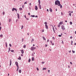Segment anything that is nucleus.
Masks as SVG:
<instances>
[{
    "instance_id": "49",
    "label": "nucleus",
    "mask_w": 76,
    "mask_h": 76,
    "mask_svg": "<svg viewBox=\"0 0 76 76\" xmlns=\"http://www.w3.org/2000/svg\"><path fill=\"white\" fill-rule=\"evenodd\" d=\"M18 69H19V67H17V71H18Z\"/></svg>"
},
{
    "instance_id": "23",
    "label": "nucleus",
    "mask_w": 76,
    "mask_h": 76,
    "mask_svg": "<svg viewBox=\"0 0 76 76\" xmlns=\"http://www.w3.org/2000/svg\"><path fill=\"white\" fill-rule=\"evenodd\" d=\"M21 72H22V70H21V69H20L19 70V73H21Z\"/></svg>"
},
{
    "instance_id": "9",
    "label": "nucleus",
    "mask_w": 76,
    "mask_h": 76,
    "mask_svg": "<svg viewBox=\"0 0 76 76\" xmlns=\"http://www.w3.org/2000/svg\"><path fill=\"white\" fill-rule=\"evenodd\" d=\"M38 6H39V7L40 9H41V4H39Z\"/></svg>"
},
{
    "instance_id": "7",
    "label": "nucleus",
    "mask_w": 76,
    "mask_h": 76,
    "mask_svg": "<svg viewBox=\"0 0 76 76\" xmlns=\"http://www.w3.org/2000/svg\"><path fill=\"white\" fill-rule=\"evenodd\" d=\"M49 11L51 12H53V10L50 7L49 8Z\"/></svg>"
},
{
    "instance_id": "54",
    "label": "nucleus",
    "mask_w": 76,
    "mask_h": 76,
    "mask_svg": "<svg viewBox=\"0 0 76 76\" xmlns=\"http://www.w3.org/2000/svg\"><path fill=\"white\" fill-rule=\"evenodd\" d=\"M72 38H73V37H72V36H71V37H70V38L71 39H72Z\"/></svg>"
},
{
    "instance_id": "21",
    "label": "nucleus",
    "mask_w": 76,
    "mask_h": 76,
    "mask_svg": "<svg viewBox=\"0 0 76 76\" xmlns=\"http://www.w3.org/2000/svg\"><path fill=\"white\" fill-rule=\"evenodd\" d=\"M28 9L29 10H31V7H30V6H28Z\"/></svg>"
},
{
    "instance_id": "25",
    "label": "nucleus",
    "mask_w": 76,
    "mask_h": 76,
    "mask_svg": "<svg viewBox=\"0 0 76 76\" xmlns=\"http://www.w3.org/2000/svg\"><path fill=\"white\" fill-rule=\"evenodd\" d=\"M10 51L11 52H12V53H13V52H14V50H11Z\"/></svg>"
},
{
    "instance_id": "40",
    "label": "nucleus",
    "mask_w": 76,
    "mask_h": 76,
    "mask_svg": "<svg viewBox=\"0 0 76 76\" xmlns=\"http://www.w3.org/2000/svg\"><path fill=\"white\" fill-rule=\"evenodd\" d=\"M69 16H71V15H71V13H69Z\"/></svg>"
},
{
    "instance_id": "60",
    "label": "nucleus",
    "mask_w": 76,
    "mask_h": 76,
    "mask_svg": "<svg viewBox=\"0 0 76 76\" xmlns=\"http://www.w3.org/2000/svg\"><path fill=\"white\" fill-rule=\"evenodd\" d=\"M45 46L46 47H47V46H48L47 45V44L45 45Z\"/></svg>"
},
{
    "instance_id": "4",
    "label": "nucleus",
    "mask_w": 76,
    "mask_h": 76,
    "mask_svg": "<svg viewBox=\"0 0 76 76\" xmlns=\"http://www.w3.org/2000/svg\"><path fill=\"white\" fill-rule=\"evenodd\" d=\"M15 65L17 66V67H19V66L18 65V62L17 61L15 62Z\"/></svg>"
},
{
    "instance_id": "31",
    "label": "nucleus",
    "mask_w": 76,
    "mask_h": 76,
    "mask_svg": "<svg viewBox=\"0 0 76 76\" xmlns=\"http://www.w3.org/2000/svg\"><path fill=\"white\" fill-rule=\"evenodd\" d=\"M11 19H9V22H11Z\"/></svg>"
},
{
    "instance_id": "59",
    "label": "nucleus",
    "mask_w": 76,
    "mask_h": 76,
    "mask_svg": "<svg viewBox=\"0 0 76 76\" xmlns=\"http://www.w3.org/2000/svg\"><path fill=\"white\" fill-rule=\"evenodd\" d=\"M48 42H49V39H48L47 41Z\"/></svg>"
},
{
    "instance_id": "45",
    "label": "nucleus",
    "mask_w": 76,
    "mask_h": 76,
    "mask_svg": "<svg viewBox=\"0 0 76 76\" xmlns=\"http://www.w3.org/2000/svg\"><path fill=\"white\" fill-rule=\"evenodd\" d=\"M22 7H23V8L24 7V5H22Z\"/></svg>"
},
{
    "instance_id": "50",
    "label": "nucleus",
    "mask_w": 76,
    "mask_h": 76,
    "mask_svg": "<svg viewBox=\"0 0 76 76\" xmlns=\"http://www.w3.org/2000/svg\"><path fill=\"white\" fill-rule=\"evenodd\" d=\"M53 30H54V26H53Z\"/></svg>"
},
{
    "instance_id": "13",
    "label": "nucleus",
    "mask_w": 76,
    "mask_h": 76,
    "mask_svg": "<svg viewBox=\"0 0 76 76\" xmlns=\"http://www.w3.org/2000/svg\"><path fill=\"white\" fill-rule=\"evenodd\" d=\"M34 41V39H32V40L31 41V43H32V42Z\"/></svg>"
},
{
    "instance_id": "48",
    "label": "nucleus",
    "mask_w": 76,
    "mask_h": 76,
    "mask_svg": "<svg viewBox=\"0 0 76 76\" xmlns=\"http://www.w3.org/2000/svg\"><path fill=\"white\" fill-rule=\"evenodd\" d=\"M37 70L38 71L39 70V69L38 68V67L37 68Z\"/></svg>"
},
{
    "instance_id": "62",
    "label": "nucleus",
    "mask_w": 76,
    "mask_h": 76,
    "mask_svg": "<svg viewBox=\"0 0 76 76\" xmlns=\"http://www.w3.org/2000/svg\"><path fill=\"white\" fill-rule=\"evenodd\" d=\"M29 5L30 6H31V3H29Z\"/></svg>"
},
{
    "instance_id": "42",
    "label": "nucleus",
    "mask_w": 76,
    "mask_h": 76,
    "mask_svg": "<svg viewBox=\"0 0 76 76\" xmlns=\"http://www.w3.org/2000/svg\"><path fill=\"white\" fill-rule=\"evenodd\" d=\"M25 47H26V45H24V46H23V48H25Z\"/></svg>"
},
{
    "instance_id": "61",
    "label": "nucleus",
    "mask_w": 76,
    "mask_h": 76,
    "mask_svg": "<svg viewBox=\"0 0 76 76\" xmlns=\"http://www.w3.org/2000/svg\"><path fill=\"white\" fill-rule=\"evenodd\" d=\"M64 34H65V35H67V33H66V32H64Z\"/></svg>"
},
{
    "instance_id": "64",
    "label": "nucleus",
    "mask_w": 76,
    "mask_h": 76,
    "mask_svg": "<svg viewBox=\"0 0 76 76\" xmlns=\"http://www.w3.org/2000/svg\"><path fill=\"white\" fill-rule=\"evenodd\" d=\"M35 17V18H38V16L37 15H36Z\"/></svg>"
},
{
    "instance_id": "28",
    "label": "nucleus",
    "mask_w": 76,
    "mask_h": 76,
    "mask_svg": "<svg viewBox=\"0 0 76 76\" xmlns=\"http://www.w3.org/2000/svg\"><path fill=\"white\" fill-rule=\"evenodd\" d=\"M31 62V59L29 58L28 59V62Z\"/></svg>"
},
{
    "instance_id": "33",
    "label": "nucleus",
    "mask_w": 76,
    "mask_h": 76,
    "mask_svg": "<svg viewBox=\"0 0 76 76\" xmlns=\"http://www.w3.org/2000/svg\"><path fill=\"white\" fill-rule=\"evenodd\" d=\"M44 32V30H43V29L42 30V32Z\"/></svg>"
},
{
    "instance_id": "2",
    "label": "nucleus",
    "mask_w": 76,
    "mask_h": 76,
    "mask_svg": "<svg viewBox=\"0 0 76 76\" xmlns=\"http://www.w3.org/2000/svg\"><path fill=\"white\" fill-rule=\"evenodd\" d=\"M35 49H36V47L33 46L31 47L30 50L31 51H33V50H35Z\"/></svg>"
},
{
    "instance_id": "47",
    "label": "nucleus",
    "mask_w": 76,
    "mask_h": 76,
    "mask_svg": "<svg viewBox=\"0 0 76 76\" xmlns=\"http://www.w3.org/2000/svg\"><path fill=\"white\" fill-rule=\"evenodd\" d=\"M52 38L53 39H55V38L54 37H53Z\"/></svg>"
},
{
    "instance_id": "10",
    "label": "nucleus",
    "mask_w": 76,
    "mask_h": 76,
    "mask_svg": "<svg viewBox=\"0 0 76 76\" xmlns=\"http://www.w3.org/2000/svg\"><path fill=\"white\" fill-rule=\"evenodd\" d=\"M21 52L22 54H23V53H24V51H23V50H21Z\"/></svg>"
},
{
    "instance_id": "27",
    "label": "nucleus",
    "mask_w": 76,
    "mask_h": 76,
    "mask_svg": "<svg viewBox=\"0 0 76 76\" xmlns=\"http://www.w3.org/2000/svg\"><path fill=\"white\" fill-rule=\"evenodd\" d=\"M19 9L20 10H22V8L21 7H20V8Z\"/></svg>"
},
{
    "instance_id": "15",
    "label": "nucleus",
    "mask_w": 76,
    "mask_h": 76,
    "mask_svg": "<svg viewBox=\"0 0 76 76\" xmlns=\"http://www.w3.org/2000/svg\"><path fill=\"white\" fill-rule=\"evenodd\" d=\"M61 26V25L60 23H59L58 25V28H59V27H60Z\"/></svg>"
},
{
    "instance_id": "6",
    "label": "nucleus",
    "mask_w": 76,
    "mask_h": 76,
    "mask_svg": "<svg viewBox=\"0 0 76 76\" xmlns=\"http://www.w3.org/2000/svg\"><path fill=\"white\" fill-rule=\"evenodd\" d=\"M45 25V28H46L47 29H48V26L47 25Z\"/></svg>"
},
{
    "instance_id": "14",
    "label": "nucleus",
    "mask_w": 76,
    "mask_h": 76,
    "mask_svg": "<svg viewBox=\"0 0 76 76\" xmlns=\"http://www.w3.org/2000/svg\"><path fill=\"white\" fill-rule=\"evenodd\" d=\"M17 16L18 19H19V14H17Z\"/></svg>"
},
{
    "instance_id": "19",
    "label": "nucleus",
    "mask_w": 76,
    "mask_h": 76,
    "mask_svg": "<svg viewBox=\"0 0 76 76\" xmlns=\"http://www.w3.org/2000/svg\"><path fill=\"white\" fill-rule=\"evenodd\" d=\"M39 2V4H40L41 3V1H40V0H38Z\"/></svg>"
},
{
    "instance_id": "3",
    "label": "nucleus",
    "mask_w": 76,
    "mask_h": 76,
    "mask_svg": "<svg viewBox=\"0 0 76 76\" xmlns=\"http://www.w3.org/2000/svg\"><path fill=\"white\" fill-rule=\"evenodd\" d=\"M61 28L63 30V31H64V30H66V28H65V27H64V26L62 25L61 26Z\"/></svg>"
},
{
    "instance_id": "26",
    "label": "nucleus",
    "mask_w": 76,
    "mask_h": 76,
    "mask_svg": "<svg viewBox=\"0 0 76 76\" xmlns=\"http://www.w3.org/2000/svg\"><path fill=\"white\" fill-rule=\"evenodd\" d=\"M44 24H45V25H47V22H45Z\"/></svg>"
},
{
    "instance_id": "44",
    "label": "nucleus",
    "mask_w": 76,
    "mask_h": 76,
    "mask_svg": "<svg viewBox=\"0 0 76 76\" xmlns=\"http://www.w3.org/2000/svg\"><path fill=\"white\" fill-rule=\"evenodd\" d=\"M61 15L62 16V15H63V12H61Z\"/></svg>"
},
{
    "instance_id": "39",
    "label": "nucleus",
    "mask_w": 76,
    "mask_h": 76,
    "mask_svg": "<svg viewBox=\"0 0 76 76\" xmlns=\"http://www.w3.org/2000/svg\"><path fill=\"white\" fill-rule=\"evenodd\" d=\"M72 53H75V51H73V50H72Z\"/></svg>"
},
{
    "instance_id": "22",
    "label": "nucleus",
    "mask_w": 76,
    "mask_h": 76,
    "mask_svg": "<svg viewBox=\"0 0 76 76\" xmlns=\"http://www.w3.org/2000/svg\"><path fill=\"white\" fill-rule=\"evenodd\" d=\"M5 44H6V47H7V42H5Z\"/></svg>"
},
{
    "instance_id": "57",
    "label": "nucleus",
    "mask_w": 76,
    "mask_h": 76,
    "mask_svg": "<svg viewBox=\"0 0 76 76\" xmlns=\"http://www.w3.org/2000/svg\"><path fill=\"white\" fill-rule=\"evenodd\" d=\"M47 12H49V10L48 9L47 10Z\"/></svg>"
},
{
    "instance_id": "5",
    "label": "nucleus",
    "mask_w": 76,
    "mask_h": 76,
    "mask_svg": "<svg viewBox=\"0 0 76 76\" xmlns=\"http://www.w3.org/2000/svg\"><path fill=\"white\" fill-rule=\"evenodd\" d=\"M10 66H11V64H12V60L11 59H10Z\"/></svg>"
},
{
    "instance_id": "52",
    "label": "nucleus",
    "mask_w": 76,
    "mask_h": 76,
    "mask_svg": "<svg viewBox=\"0 0 76 76\" xmlns=\"http://www.w3.org/2000/svg\"><path fill=\"white\" fill-rule=\"evenodd\" d=\"M70 64H73L72 62H70Z\"/></svg>"
},
{
    "instance_id": "11",
    "label": "nucleus",
    "mask_w": 76,
    "mask_h": 76,
    "mask_svg": "<svg viewBox=\"0 0 76 76\" xmlns=\"http://www.w3.org/2000/svg\"><path fill=\"white\" fill-rule=\"evenodd\" d=\"M59 23L61 24V25H63V22L62 21H61Z\"/></svg>"
},
{
    "instance_id": "20",
    "label": "nucleus",
    "mask_w": 76,
    "mask_h": 76,
    "mask_svg": "<svg viewBox=\"0 0 76 76\" xmlns=\"http://www.w3.org/2000/svg\"><path fill=\"white\" fill-rule=\"evenodd\" d=\"M18 60H21V57H20V56H19V58H18Z\"/></svg>"
},
{
    "instance_id": "51",
    "label": "nucleus",
    "mask_w": 76,
    "mask_h": 76,
    "mask_svg": "<svg viewBox=\"0 0 76 76\" xmlns=\"http://www.w3.org/2000/svg\"><path fill=\"white\" fill-rule=\"evenodd\" d=\"M1 27H0V31H1Z\"/></svg>"
},
{
    "instance_id": "35",
    "label": "nucleus",
    "mask_w": 76,
    "mask_h": 76,
    "mask_svg": "<svg viewBox=\"0 0 76 76\" xmlns=\"http://www.w3.org/2000/svg\"><path fill=\"white\" fill-rule=\"evenodd\" d=\"M0 37H3V35L2 34H1L0 35Z\"/></svg>"
},
{
    "instance_id": "43",
    "label": "nucleus",
    "mask_w": 76,
    "mask_h": 76,
    "mask_svg": "<svg viewBox=\"0 0 76 76\" xmlns=\"http://www.w3.org/2000/svg\"><path fill=\"white\" fill-rule=\"evenodd\" d=\"M18 20H18V19H17L16 20V22H18Z\"/></svg>"
},
{
    "instance_id": "53",
    "label": "nucleus",
    "mask_w": 76,
    "mask_h": 76,
    "mask_svg": "<svg viewBox=\"0 0 76 76\" xmlns=\"http://www.w3.org/2000/svg\"><path fill=\"white\" fill-rule=\"evenodd\" d=\"M26 19L27 20H29V18H26Z\"/></svg>"
},
{
    "instance_id": "36",
    "label": "nucleus",
    "mask_w": 76,
    "mask_h": 76,
    "mask_svg": "<svg viewBox=\"0 0 76 76\" xmlns=\"http://www.w3.org/2000/svg\"><path fill=\"white\" fill-rule=\"evenodd\" d=\"M58 36L59 37H61V35H58Z\"/></svg>"
},
{
    "instance_id": "34",
    "label": "nucleus",
    "mask_w": 76,
    "mask_h": 76,
    "mask_svg": "<svg viewBox=\"0 0 76 76\" xmlns=\"http://www.w3.org/2000/svg\"><path fill=\"white\" fill-rule=\"evenodd\" d=\"M5 13V12H3V13H2L3 15H4Z\"/></svg>"
},
{
    "instance_id": "46",
    "label": "nucleus",
    "mask_w": 76,
    "mask_h": 76,
    "mask_svg": "<svg viewBox=\"0 0 76 76\" xmlns=\"http://www.w3.org/2000/svg\"><path fill=\"white\" fill-rule=\"evenodd\" d=\"M31 56H34V54H33V53H32Z\"/></svg>"
},
{
    "instance_id": "24",
    "label": "nucleus",
    "mask_w": 76,
    "mask_h": 76,
    "mask_svg": "<svg viewBox=\"0 0 76 76\" xmlns=\"http://www.w3.org/2000/svg\"><path fill=\"white\" fill-rule=\"evenodd\" d=\"M15 8H13L12 9V12H13V11H14V10H15Z\"/></svg>"
},
{
    "instance_id": "56",
    "label": "nucleus",
    "mask_w": 76,
    "mask_h": 76,
    "mask_svg": "<svg viewBox=\"0 0 76 76\" xmlns=\"http://www.w3.org/2000/svg\"><path fill=\"white\" fill-rule=\"evenodd\" d=\"M52 45H54V43H52Z\"/></svg>"
},
{
    "instance_id": "38",
    "label": "nucleus",
    "mask_w": 76,
    "mask_h": 76,
    "mask_svg": "<svg viewBox=\"0 0 76 76\" xmlns=\"http://www.w3.org/2000/svg\"><path fill=\"white\" fill-rule=\"evenodd\" d=\"M8 50L10 51V47H9L8 48Z\"/></svg>"
},
{
    "instance_id": "37",
    "label": "nucleus",
    "mask_w": 76,
    "mask_h": 76,
    "mask_svg": "<svg viewBox=\"0 0 76 76\" xmlns=\"http://www.w3.org/2000/svg\"><path fill=\"white\" fill-rule=\"evenodd\" d=\"M44 63H45V62H42V64H44Z\"/></svg>"
},
{
    "instance_id": "32",
    "label": "nucleus",
    "mask_w": 76,
    "mask_h": 76,
    "mask_svg": "<svg viewBox=\"0 0 76 76\" xmlns=\"http://www.w3.org/2000/svg\"><path fill=\"white\" fill-rule=\"evenodd\" d=\"M15 10L16 11V12H17V9H16V8H15Z\"/></svg>"
},
{
    "instance_id": "29",
    "label": "nucleus",
    "mask_w": 76,
    "mask_h": 76,
    "mask_svg": "<svg viewBox=\"0 0 76 76\" xmlns=\"http://www.w3.org/2000/svg\"><path fill=\"white\" fill-rule=\"evenodd\" d=\"M70 25H72V22L70 21Z\"/></svg>"
},
{
    "instance_id": "58",
    "label": "nucleus",
    "mask_w": 76,
    "mask_h": 76,
    "mask_svg": "<svg viewBox=\"0 0 76 76\" xmlns=\"http://www.w3.org/2000/svg\"><path fill=\"white\" fill-rule=\"evenodd\" d=\"M24 17L25 18H26V15H24Z\"/></svg>"
},
{
    "instance_id": "8",
    "label": "nucleus",
    "mask_w": 76,
    "mask_h": 76,
    "mask_svg": "<svg viewBox=\"0 0 76 76\" xmlns=\"http://www.w3.org/2000/svg\"><path fill=\"white\" fill-rule=\"evenodd\" d=\"M35 10H38V7H37V6H35Z\"/></svg>"
},
{
    "instance_id": "55",
    "label": "nucleus",
    "mask_w": 76,
    "mask_h": 76,
    "mask_svg": "<svg viewBox=\"0 0 76 76\" xmlns=\"http://www.w3.org/2000/svg\"><path fill=\"white\" fill-rule=\"evenodd\" d=\"M24 4H27V3L26 2L24 3Z\"/></svg>"
},
{
    "instance_id": "63",
    "label": "nucleus",
    "mask_w": 76,
    "mask_h": 76,
    "mask_svg": "<svg viewBox=\"0 0 76 76\" xmlns=\"http://www.w3.org/2000/svg\"><path fill=\"white\" fill-rule=\"evenodd\" d=\"M24 39H23H23H22V42H23V40H24Z\"/></svg>"
},
{
    "instance_id": "16",
    "label": "nucleus",
    "mask_w": 76,
    "mask_h": 76,
    "mask_svg": "<svg viewBox=\"0 0 76 76\" xmlns=\"http://www.w3.org/2000/svg\"><path fill=\"white\" fill-rule=\"evenodd\" d=\"M47 70V68H43L42 70Z\"/></svg>"
},
{
    "instance_id": "30",
    "label": "nucleus",
    "mask_w": 76,
    "mask_h": 76,
    "mask_svg": "<svg viewBox=\"0 0 76 76\" xmlns=\"http://www.w3.org/2000/svg\"><path fill=\"white\" fill-rule=\"evenodd\" d=\"M23 25H22L21 26V29H23Z\"/></svg>"
},
{
    "instance_id": "17",
    "label": "nucleus",
    "mask_w": 76,
    "mask_h": 76,
    "mask_svg": "<svg viewBox=\"0 0 76 76\" xmlns=\"http://www.w3.org/2000/svg\"><path fill=\"white\" fill-rule=\"evenodd\" d=\"M42 38L44 40H46V39H45V38L44 37H43Z\"/></svg>"
},
{
    "instance_id": "18",
    "label": "nucleus",
    "mask_w": 76,
    "mask_h": 76,
    "mask_svg": "<svg viewBox=\"0 0 76 76\" xmlns=\"http://www.w3.org/2000/svg\"><path fill=\"white\" fill-rule=\"evenodd\" d=\"M30 16H31V17H32L33 18H34L35 16L34 15H31Z\"/></svg>"
},
{
    "instance_id": "1",
    "label": "nucleus",
    "mask_w": 76,
    "mask_h": 76,
    "mask_svg": "<svg viewBox=\"0 0 76 76\" xmlns=\"http://www.w3.org/2000/svg\"><path fill=\"white\" fill-rule=\"evenodd\" d=\"M55 5H58V6L60 7L61 9L62 8V5H61L60 4V1L57 0L55 1Z\"/></svg>"
},
{
    "instance_id": "41",
    "label": "nucleus",
    "mask_w": 76,
    "mask_h": 76,
    "mask_svg": "<svg viewBox=\"0 0 76 76\" xmlns=\"http://www.w3.org/2000/svg\"><path fill=\"white\" fill-rule=\"evenodd\" d=\"M9 46H10V47H12V45H11V44H10Z\"/></svg>"
},
{
    "instance_id": "12",
    "label": "nucleus",
    "mask_w": 76,
    "mask_h": 76,
    "mask_svg": "<svg viewBox=\"0 0 76 76\" xmlns=\"http://www.w3.org/2000/svg\"><path fill=\"white\" fill-rule=\"evenodd\" d=\"M35 60V59H34V57H32V61H34Z\"/></svg>"
}]
</instances>
